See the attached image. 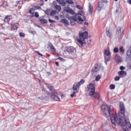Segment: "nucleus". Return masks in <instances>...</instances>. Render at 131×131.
I'll list each match as a JSON object with an SVG mask.
<instances>
[{
  "label": "nucleus",
  "mask_w": 131,
  "mask_h": 131,
  "mask_svg": "<svg viewBox=\"0 0 131 131\" xmlns=\"http://www.w3.org/2000/svg\"><path fill=\"white\" fill-rule=\"evenodd\" d=\"M66 52L69 53L70 55H76V49L72 46H69L66 47Z\"/></svg>",
  "instance_id": "7"
},
{
  "label": "nucleus",
  "mask_w": 131,
  "mask_h": 131,
  "mask_svg": "<svg viewBox=\"0 0 131 131\" xmlns=\"http://www.w3.org/2000/svg\"><path fill=\"white\" fill-rule=\"evenodd\" d=\"M114 53H118L119 52V50L118 49V48L117 47H115L114 49Z\"/></svg>",
  "instance_id": "29"
},
{
  "label": "nucleus",
  "mask_w": 131,
  "mask_h": 131,
  "mask_svg": "<svg viewBox=\"0 0 131 131\" xmlns=\"http://www.w3.org/2000/svg\"><path fill=\"white\" fill-rule=\"evenodd\" d=\"M76 8L78 9V10H82V7L79 5H77Z\"/></svg>",
  "instance_id": "40"
},
{
  "label": "nucleus",
  "mask_w": 131,
  "mask_h": 131,
  "mask_svg": "<svg viewBox=\"0 0 131 131\" xmlns=\"http://www.w3.org/2000/svg\"><path fill=\"white\" fill-rule=\"evenodd\" d=\"M49 22L50 23H55V22H56V21L54 20H52V19H49L48 20Z\"/></svg>",
  "instance_id": "42"
},
{
  "label": "nucleus",
  "mask_w": 131,
  "mask_h": 131,
  "mask_svg": "<svg viewBox=\"0 0 131 131\" xmlns=\"http://www.w3.org/2000/svg\"><path fill=\"white\" fill-rule=\"evenodd\" d=\"M38 99H39V100H43V99H45V98H43L42 96H40L38 97Z\"/></svg>",
  "instance_id": "46"
},
{
  "label": "nucleus",
  "mask_w": 131,
  "mask_h": 131,
  "mask_svg": "<svg viewBox=\"0 0 131 131\" xmlns=\"http://www.w3.org/2000/svg\"><path fill=\"white\" fill-rule=\"evenodd\" d=\"M110 88L111 90H114L115 89V85L112 84L110 85Z\"/></svg>",
  "instance_id": "33"
},
{
  "label": "nucleus",
  "mask_w": 131,
  "mask_h": 131,
  "mask_svg": "<svg viewBox=\"0 0 131 131\" xmlns=\"http://www.w3.org/2000/svg\"><path fill=\"white\" fill-rule=\"evenodd\" d=\"M58 59L59 61H61V62H65V59L61 57H58Z\"/></svg>",
  "instance_id": "34"
},
{
  "label": "nucleus",
  "mask_w": 131,
  "mask_h": 131,
  "mask_svg": "<svg viewBox=\"0 0 131 131\" xmlns=\"http://www.w3.org/2000/svg\"><path fill=\"white\" fill-rule=\"evenodd\" d=\"M50 26H52V24H50Z\"/></svg>",
  "instance_id": "63"
},
{
  "label": "nucleus",
  "mask_w": 131,
  "mask_h": 131,
  "mask_svg": "<svg viewBox=\"0 0 131 131\" xmlns=\"http://www.w3.org/2000/svg\"><path fill=\"white\" fill-rule=\"evenodd\" d=\"M110 59H111V56L110 55H104V62L105 64H107V62H109Z\"/></svg>",
  "instance_id": "16"
},
{
  "label": "nucleus",
  "mask_w": 131,
  "mask_h": 131,
  "mask_svg": "<svg viewBox=\"0 0 131 131\" xmlns=\"http://www.w3.org/2000/svg\"><path fill=\"white\" fill-rule=\"evenodd\" d=\"M19 24L18 23H12L11 24V30H17Z\"/></svg>",
  "instance_id": "9"
},
{
  "label": "nucleus",
  "mask_w": 131,
  "mask_h": 131,
  "mask_svg": "<svg viewBox=\"0 0 131 131\" xmlns=\"http://www.w3.org/2000/svg\"><path fill=\"white\" fill-rule=\"evenodd\" d=\"M42 92H45V93H46V92H47V91H46V90L43 88L42 89Z\"/></svg>",
  "instance_id": "52"
},
{
  "label": "nucleus",
  "mask_w": 131,
  "mask_h": 131,
  "mask_svg": "<svg viewBox=\"0 0 131 131\" xmlns=\"http://www.w3.org/2000/svg\"><path fill=\"white\" fill-rule=\"evenodd\" d=\"M45 2H48V0H45Z\"/></svg>",
  "instance_id": "61"
},
{
  "label": "nucleus",
  "mask_w": 131,
  "mask_h": 131,
  "mask_svg": "<svg viewBox=\"0 0 131 131\" xmlns=\"http://www.w3.org/2000/svg\"><path fill=\"white\" fill-rule=\"evenodd\" d=\"M56 2H57L59 5L62 6V7H65L66 6V3L69 5H73L74 4L72 0H66V1L64 0H56Z\"/></svg>",
  "instance_id": "6"
},
{
  "label": "nucleus",
  "mask_w": 131,
  "mask_h": 131,
  "mask_svg": "<svg viewBox=\"0 0 131 131\" xmlns=\"http://www.w3.org/2000/svg\"><path fill=\"white\" fill-rule=\"evenodd\" d=\"M103 3H105V4H106V3H108V1L107 0H102Z\"/></svg>",
  "instance_id": "50"
},
{
  "label": "nucleus",
  "mask_w": 131,
  "mask_h": 131,
  "mask_svg": "<svg viewBox=\"0 0 131 131\" xmlns=\"http://www.w3.org/2000/svg\"><path fill=\"white\" fill-rule=\"evenodd\" d=\"M47 74L48 76H50V75H51V72H47Z\"/></svg>",
  "instance_id": "51"
},
{
  "label": "nucleus",
  "mask_w": 131,
  "mask_h": 131,
  "mask_svg": "<svg viewBox=\"0 0 131 131\" xmlns=\"http://www.w3.org/2000/svg\"><path fill=\"white\" fill-rule=\"evenodd\" d=\"M120 79V77L119 76H116L115 77V81H118Z\"/></svg>",
  "instance_id": "37"
},
{
  "label": "nucleus",
  "mask_w": 131,
  "mask_h": 131,
  "mask_svg": "<svg viewBox=\"0 0 131 131\" xmlns=\"http://www.w3.org/2000/svg\"><path fill=\"white\" fill-rule=\"evenodd\" d=\"M124 69H125V67L121 66L120 67V70H121V71H123V70H124Z\"/></svg>",
  "instance_id": "39"
},
{
  "label": "nucleus",
  "mask_w": 131,
  "mask_h": 131,
  "mask_svg": "<svg viewBox=\"0 0 131 131\" xmlns=\"http://www.w3.org/2000/svg\"><path fill=\"white\" fill-rule=\"evenodd\" d=\"M119 51H120V54H124V49H123V47H120L119 48Z\"/></svg>",
  "instance_id": "24"
},
{
  "label": "nucleus",
  "mask_w": 131,
  "mask_h": 131,
  "mask_svg": "<svg viewBox=\"0 0 131 131\" xmlns=\"http://www.w3.org/2000/svg\"><path fill=\"white\" fill-rule=\"evenodd\" d=\"M115 2H117L118 0H114Z\"/></svg>",
  "instance_id": "60"
},
{
  "label": "nucleus",
  "mask_w": 131,
  "mask_h": 131,
  "mask_svg": "<svg viewBox=\"0 0 131 131\" xmlns=\"http://www.w3.org/2000/svg\"><path fill=\"white\" fill-rule=\"evenodd\" d=\"M79 38L77 39V41L80 48H82L83 45L86 44L85 39H88V37H89V32L85 31L84 32L79 33Z\"/></svg>",
  "instance_id": "3"
},
{
  "label": "nucleus",
  "mask_w": 131,
  "mask_h": 131,
  "mask_svg": "<svg viewBox=\"0 0 131 131\" xmlns=\"http://www.w3.org/2000/svg\"><path fill=\"white\" fill-rule=\"evenodd\" d=\"M56 15V11L53 10L52 12H50V16H55Z\"/></svg>",
  "instance_id": "28"
},
{
  "label": "nucleus",
  "mask_w": 131,
  "mask_h": 131,
  "mask_svg": "<svg viewBox=\"0 0 131 131\" xmlns=\"http://www.w3.org/2000/svg\"><path fill=\"white\" fill-rule=\"evenodd\" d=\"M45 13L46 15L49 16V15H51V10L47 9L46 11H45Z\"/></svg>",
  "instance_id": "26"
},
{
  "label": "nucleus",
  "mask_w": 131,
  "mask_h": 131,
  "mask_svg": "<svg viewBox=\"0 0 131 131\" xmlns=\"http://www.w3.org/2000/svg\"><path fill=\"white\" fill-rule=\"evenodd\" d=\"M83 83H84V80L81 79L79 82H77L74 84L73 86V90H74V91H77V93H78L79 86H80L81 84H83Z\"/></svg>",
  "instance_id": "5"
},
{
  "label": "nucleus",
  "mask_w": 131,
  "mask_h": 131,
  "mask_svg": "<svg viewBox=\"0 0 131 131\" xmlns=\"http://www.w3.org/2000/svg\"><path fill=\"white\" fill-rule=\"evenodd\" d=\"M66 11L67 13H69V14H71V15H74V11L69 7H68V9H66Z\"/></svg>",
  "instance_id": "17"
},
{
  "label": "nucleus",
  "mask_w": 131,
  "mask_h": 131,
  "mask_svg": "<svg viewBox=\"0 0 131 131\" xmlns=\"http://www.w3.org/2000/svg\"><path fill=\"white\" fill-rule=\"evenodd\" d=\"M60 22L61 23H63V24H66L67 25H69V21H68V20L63 18V19H61L60 20Z\"/></svg>",
  "instance_id": "18"
},
{
  "label": "nucleus",
  "mask_w": 131,
  "mask_h": 131,
  "mask_svg": "<svg viewBox=\"0 0 131 131\" xmlns=\"http://www.w3.org/2000/svg\"><path fill=\"white\" fill-rule=\"evenodd\" d=\"M24 1H26V0H21L22 3H23Z\"/></svg>",
  "instance_id": "59"
},
{
  "label": "nucleus",
  "mask_w": 131,
  "mask_h": 131,
  "mask_svg": "<svg viewBox=\"0 0 131 131\" xmlns=\"http://www.w3.org/2000/svg\"><path fill=\"white\" fill-rule=\"evenodd\" d=\"M89 14H92L93 13V6H92V4L91 3L89 4Z\"/></svg>",
  "instance_id": "20"
},
{
  "label": "nucleus",
  "mask_w": 131,
  "mask_h": 131,
  "mask_svg": "<svg viewBox=\"0 0 131 131\" xmlns=\"http://www.w3.org/2000/svg\"><path fill=\"white\" fill-rule=\"evenodd\" d=\"M88 46H91V43H88Z\"/></svg>",
  "instance_id": "56"
},
{
  "label": "nucleus",
  "mask_w": 131,
  "mask_h": 131,
  "mask_svg": "<svg viewBox=\"0 0 131 131\" xmlns=\"http://www.w3.org/2000/svg\"><path fill=\"white\" fill-rule=\"evenodd\" d=\"M39 21L42 24H47V23H48V20L44 18L39 19Z\"/></svg>",
  "instance_id": "22"
},
{
  "label": "nucleus",
  "mask_w": 131,
  "mask_h": 131,
  "mask_svg": "<svg viewBox=\"0 0 131 131\" xmlns=\"http://www.w3.org/2000/svg\"><path fill=\"white\" fill-rule=\"evenodd\" d=\"M36 53H37V54H38V55H39V56H41V57H45V56H43V55H42V54L39 53V52H38V51H36Z\"/></svg>",
  "instance_id": "43"
},
{
  "label": "nucleus",
  "mask_w": 131,
  "mask_h": 131,
  "mask_svg": "<svg viewBox=\"0 0 131 131\" xmlns=\"http://www.w3.org/2000/svg\"><path fill=\"white\" fill-rule=\"evenodd\" d=\"M78 15H80L81 16V13H78L77 14H76L75 16H70L69 17V20L70 21H77V18L76 17Z\"/></svg>",
  "instance_id": "10"
},
{
  "label": "nucleus",
  "mask_w": 131,
  "mask_h": 131,
  "mask_svg": "<svg viewBox=\"0 0 131 131\" xmlns=\"http://www.w3.org/2000/svg\"><path fill=\"white\" fill-rule=\"evenodd\" d=\"M92 97H94V99H96L97 100H100V95L98 93H95L92 96Z\"/></svg>",
  "instance_id": "19"
},
{
  "label": "nucleus",
  "mask_w": 131,
  "mask_h": 131,
  "mask_svg": "<svg viewBox=\"0 0 131 131\" xmlns=\"http://www.w3.org/2000/svg\"><path fill=\"white\" fill-rule=\"evenodd\" d=\"M55 64L56 66H59L60 64H59V62L58 61H55Z\"/></svg>",
  "instance_id": "49"
},
{
  "label": "nucleus",
  "mask_w": 131,
  "mask_h": 131,
  "mask_svg": "<svg viewBox=\"0 0 131 131\" xmlns=\"http://www.w3.org/2000/svg\"><path fill=\"white\" fill-rule=\"evenodd\" d=\"M115 60L117 63H121L122 62V59L118 55H116L115 56Z\"/></svg>",
  "instance_id": "13"
},
{
  "label": "nucleus",
  "mask_w": 131,
  "mask_h": 131,
  "mask_svg": "<svg viewBox=\"0 0 131 131\" xmlns=\"http://www.w3.org/2000/svg\"><path fill=\"white\" fill-rule=\"evenodd\" d=\"M118 32L120 33V34H121V28H119V30L118 31Z\"/></svg>",
  "instance_id": "48"
},
{
  "label": "nucleus",
  "mask_w": 131,
  "mask_h": 131,
  "mask_svg": "<svg viewBox=\"0 0 131 131\" xmlns=\"http://www.w3.org/2000/svg\"><path fill=\"white\" fill-rule=\"evenodd\" d=\"M70 24L72 26L75 25V21H73V20L70 21Z\"/></svg>",
  "instance_id": "41"
},
{
  "label": "nucleus",
  "mask_w": 131,
  "mask_h": 131,
  "mask_svg": "<svg viewBox=\"0 0 131 131\" xmlns=\"http://www.w3.org/2000/svg\"><path fill=\"white\" fill-rule=\"evenodd\" d=\"M55 19H56V20H59V16H55Z\"/></svg>",
  "instance_id": "47"
},
{
  "label": "nucleus",
  "mask_w": 131,
  "mask_h": 131,
  "mask_svg": "<svg viewBox=\"0 0 131 131\" xmlns=\"http://www.w3.org/2000/svg\"><path fill=\"white\" fill-rule=\"evenodd\" d=\"M43 1H45V0H40V2H43Z\"/></svg>",
  "instance_id": "58"
},
{
  "label": "nucleus",
  "mask_w": 131,
  "mask_h": 131,
  "mask_svg": "<svg viewBox=\"0 0 131 131\" xmlns=\"http://www.w3.org/2000/svg\"><path fill=\"white\" fill-rule=\"evenodd\" d=\"M99 70H100V66H99L98 64H96L92 69V72H93V73H95V72H98V71H99Z\"/></svg>",
  "instance_id": "12"
},
{
  "label": "nucleus",
  "mask_w": 131,
  "mask_h": 131,
  "mask_svg": "<svg viewBox=\"0 0 131 131\" xmlns=\"http://www.w3.org/2000/svg\"><path fill=\"white\" fill-rule=\"evenodd\" d=\"M51 50L52 52H56V49H55V47H54V46H53V45H51Z\"/></svg>",
  "instance_id": "32"
},
{
  "label": "nucleus",
  "mask_w": 131,
  "mask_h": 131,
  "mask_svg": "<svg viewBox=\"0 0 131 131\" xmlns=\"http://www.w3.org/2000/svg\"><path fill=\"white\" fill-rule=\"evenodd\" d=\"M118 75H119L121 78H122L124 77V76H126L127 73H126V72L124 71H120L118 72Z\"/></svg>",
  "instance_id": "11"
},
{
  "label": "nucleus",
  "mask_w": 131,
  "mask_h": 131,
  "mask_svg": "<svg viewBox=\"0 0 131 131\" xmlns=\"http://www.w3.org/2000/svg\"><path fill=\"white\" fill-rule=\"evenodd\" d=\"M38 27H40V26H38Z\"/></svg>",
  "instance_id": "62"
},
{
  "label": "nucleus",
  "mask_w": 131,
  "mask_h": 131,
  "mask_svg": "<svg viewBox=\"0 0 131 131\" xmlns=\"http://www.w3.org/2000/svg\"><path fill=\"white\" fill-rule=\"evenodd\" d=\"M87 89H88V90L90 91L89 96L91 97L94 96V94H95V92L96 91L95 89V84H94V83H91L88 85Z\"/></svg>",
  "instance_id": "4"
},
{
  "label": "nucleus",
  "mask_w": 131,
  "mask_h": 131,
  "mask_svg": "<svg viewBox=\"0 0 131 131\" xmlns=\"http://www.w3.org/2000/svg\"><path fill=\"white\" fill-rule=\"evenodd\" d=\"M120 110L121 111V112H119L118 114V116H120V115L121 114V115H122V116H123V115H124V104L123 103V102H120Z\"/></svg>",
  "instance_id": "8"
},
{
  "label": "nucleus",
  "mask_w": 131,
  "mask_h": 131,
  "mask_svg": "<svg viewBox=\"0 0 131 131\" xmlns=\"http://www.w3.org/2000/svg\"><path fill=\"white\" fill-rule=\"evenodd\" d=\"M101 110L105 117L106 118L110 117L113 128H115L116 126V123L119 124V125H121L124 131L128 130V129H125L126 126L131 128L130 123L127 119L122 118L120 116L118 117L116 114L113 115V111H114L113 106L103 104L101 105Z\"/></svg>",
  "instance_id": "1"
},
{
  "label": "nucleus",
  "mask_w": 131,
  "mask_h": 131,
  "mask_svg": "<svg viewBox=\"0 0 131 131\" xmlns=\"http://www.w3.org/2000/svg\"><path fill=\"white\" fill-rule=\"evenodd\" d=\"M106 33L107 35L108 36V37H111V33H110V32H109V31L106 30Z\"/></svg>",
  "instance_id": "35"
},
{
  "label": "nucleus",
  "mask_w": 131,
  "mask_h": 131,
  "mask_svg": "<svg viewBox=\"0 0 131 131\" xmlns=\"http://www.w3.org/2000/svg\"><path fill=\"white\" fill-rule=\"evenodd\" d=\"M19 35L21 37H25V34H24V33H22V32L19 33Z\"/></svg>",
  "instance_id": "38"
},
{
  "label": "nucleus",
  "mask_w": 131,
  "mask_h": 131,
  "mask_svg": "<svg viewBox=\"0 0 131 131\" xmlns=\"http://www.w3.org/2000/svg\"><path fill=\"white\" fill-rule=\"evenodd\" d=\"M103 7H104V3H103L102 2H99L98 3V5L97 8V11H101V10H102V8H103Z\"/></svg>",
  "instance_id": "15"
},
{
  "label": "nucleus",
  "mask_w": 131,
  "mask_h": 131,
  "mask_svg": "<svg viewBox=\"0 0 131 131\" xmlns=\"http://www.w3.org/2000/svg\"><path fill=\"white\" fill-rule=\"evenodd\" d=\"M126 58L127 60H131V50H128L126 51Z\"/></svg>",
  "instance_id": "14"
},
{
  "label": "nucleus",
  "mask_w": 131,
  "mask_h": 131,
  "mask_svg": "<svg viewBox=\"0 0 131 131\" xmlns=\"http://www.w3.org/2000/svg\"><path fill=\"white\" fill-rule=\"evenodd\" d=\"M75 94H76V93L74 91H73V93L71 95V97H72V98H73V97H74Z\"/></svg>",
  "instance_id": "45"
},
{
  "label": "nucleus",
  "mask_w": 131,
  "mask_h": 131,
  "mask_svg": "<svg viewBox=\"0 0 131 131\" xmlns=\"http://www.w3.org/2000/svg\"><path fill=\"white\" fill-rule=\"evenodd\" d=\"M46 85L51 93H50L49 91H46L45 93L46 95L52 98V99H53V100L55 101H60V98L57 96L58 93H57V91H56V90H55V88H54V86H53V85L51 84L48 83H46Z\"/></svg>",
  "instance_id": "2"
},
{
  "label": "nucleus",
  "mask_w": 131,
  "mask_h": 131,
  "mask_svg": "<svg viewBox=\"0 0 131 131\" xmlns=\"http://www.w3.org/2000/svg\"><path fill=\"white\" fill-rule=\"evenodd\" d=\"M35 17H36V18H38V17H39V15L38 14V12L35 13Z\"/></svg>",
  "instance_id": "44"
},
{
  "label": "nucleus",
  "mask_w": 131,
  "mask_h": 131,
  "mask_svg": "<svg viewBox=\"0 0 131 131\" xmlns=\"http://www.w3.org/2000/svg\"><path fill=\"white\" fill-rule=\"evenodd\" d=\"M11 20V16H8L7 15L4 19L5 22H9V21Z\"/></svg>",
  "instance_id": "21"
},
{
  "label": "nucleus",
  "mask_w": 131,
  "mask_h": 131,
  "mask_svg": "<svg viewBox=\"0 0 131 131\" xmlns=\"http://www.w3.org/2000/svg\"><path fill=\"white\" fill-rule=\"evenodd\" d=\"M100 79H101V76L99 75H98L95 78V80L96 81H99V80H100Z\"/></svg>",
  "instance_id": "27"
},
{
  "label": "nucleus",
  "mask_w": 131,
  "mask_h": 131,
  "mask_svg": "<svg viewBox=\"0 0 131 131\" xmlns=\"http://www.w3.org/2000/svg\"><path fill=\"white\" fill-rule=\"evenodd\" d=\"M77 19L79 21V22H83V19H82V18H81V16H78V18Z\"/></svg>",
  "instance_id": "30"
},
{
  "label": "nucleus",
  "mask_w": 131,
  "mask_h": 131,
  "mask_svg": "<svg viewBox=\"0 0 131 131\" xmlns=\"http://www.w3.org/2000/svg\"><path fill=\"white\" fill-rule=\"evenodd\" d=\"M83 19H85V16H84L83 17Z\"/></svg>",
  "instance_id": "55"
},
{
  "label": "nucleus",
  "mask_w": 131,
  "mask_h": 131,
  "mask_svg": "<svg viewBox=\"0 0 131 131\" xmlns=\"http://www.w3.org/2000/svg\"><path fill=\"white\" fill-rule=\"evenodd\" d=\"M84 24V25H87V26L89 25V23L86 22H85Z\"/></svg>",
  "instance_id": "53"
},
{
  "label": "nucleus",
  "mask_w": 131,
  "mask_h": 131,
  "mask_svg": "<svg viewBox=\"0 0 131 131\" xmlns=\"http://www.w3.org/2000/svg\"><path fill=\"white\" fill-rule=\"evenodd\" d=\"M33 34H34V33H35V32H32Z\"/></svg>",
  "instance_id": "57"
},
{
  "label": "nucleus",
  "mask_w": 131,
  "mask_h": 131,
  "mask_svg": "<svg viewBox=\"0 0 131 131\" xmlns=\"http://www.w3.org/2000/svg\"><path fill=\"white\" fill-rule=\"evenodd\" d=\"M55 8L56 10H57V11H59V12H60V11H61L62 9V8L59 5H56L55 6Z\"/></svg>",
  "instance_id": "25"
},
{
  "label": "nucleus",
  "mask_w": 131,
  "mask_h": 131,
  "mask_svg": "<svg viewBox=\"0 0 131 131\" xmlns=\"http://www.w3.org/2000/svg\"><path fill=\"white\" fill-rule=\"evenodd\" d=\"M34 11H35V9L31 8L29 11V13L30 14H34Z\"/></svg>",
  "instance_id": "31"
},
{
  "label": "nucleus",
  "mask_w": 131,
  "mask_h": 131,
  "mask_svg": "<svg viewBox=\"0 0 131 131\" xmlns=\"http://www.w3.org/2000/svg\"><path fill=\"white\" fill-rule=\"evenodd\" d=\"M20 2H21V1H17L16 3H17V4H19V3Z\"/></svg>",
  "instance_id": "54"
},
{
  "label": "nucleus",
  "mask_w": 131,
  "mask_h": 131,
  "mask_svg": "<svg viewBox=\"0 0 131 131\" xmlns=\"http://www.w3.org/2000/svg\"><path fill=\"white\" fill-rule=\"evenodd\" d=\"M39 9H41V7H40L39 6H34V9L35 10H39Z\"/></svg>",
  "instance_id": "36"
},
{
  "label": "nucleus",
  "mask_w": 131,
  "mask_h": 131,
  "mask_svg": "<svg viewBox=\"0 0 131 131\" xmlns=\"http://www.w3.org/2000/svg\"><path fill=\"white\" fill-rule=\"evenodd\" d=\"M104 56H110V51L107 49L104 50Z\"/></svg>",
  "instance_id": "23"
}]
</instances>
